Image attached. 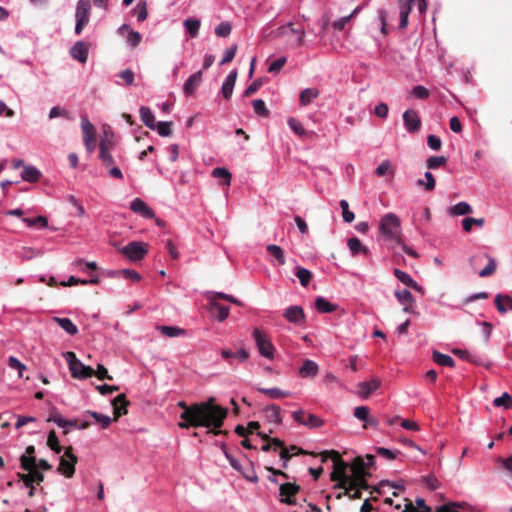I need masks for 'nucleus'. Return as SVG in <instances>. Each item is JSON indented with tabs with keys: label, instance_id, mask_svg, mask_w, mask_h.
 Here are the masks:
<instances>
[{
	"label": "nucleus",
	"instance_id": "nucleus-44",
	"mask_svg": "<svg viewBox=\"0 0 512 512\" xmlns=\"http://www.w3.org/2000/svg\"><path fill=\"white\" fill-rule=\"evenodd\" d=\"M319 95L318 90L312 88H306L300 93V102L302 105L306 106L311 103V101L317 98Z\"/></svg>",
	"mask_w": 512,
	"mask_h": 512
},
{
	"label": "nucleus",
	"instance_id": "nucleus-48",
	"mask_svg": "<svg viewBox=\"0 0 512 512\" xmlns=\"http://www.w3.org/2000/svg\"><path fill=\"white\" fill-rule=\"evenodd\" d=\"M287 123H288V126L289 128L298 136H305L306 135V130L305 128L303 127L302 123L294 118V117H290L288 118L287 120Z\"/></svg>",
	"mask_w": 512,
	"mask_h": 512
},
{
	"label": "nucleus",
	"instance_id": "nucleus-59",
	"mask_svg": "<svg viewBox=\"0 0 512 512\" xmlns=\"http://www.w3.org/2000/svg\"><path fill=\"white\" fill-rule=\"evenodd\" d=\"M47 444L55 453L59 454L61 452L59 439L54 431L49 432L47 437Z\"/></svg>",
	"mask_w": 512,
	"mask_h": 512
},
{
	"label": "nucleus",
	"instance_id": "nucleus-30",
	"mask_svg": "<svg viewBox=\"0 0 512 512\" xmlns=\"http://www.w3.org/2000/svg\"><path fill=\"white\" fill-rule=\"evenodd\" d=\"M288 33L297 35V45H302L304 42L305 31L303 29H296L292 23H288L286 26L279 28L278 34L281 36L287 35Z\"/></svg>",
	"mask_w": 512,
	"mask_h": 512
},
{
	"label": "nucleus",
	"instance_id": "nucleus-45",
	"mask_svg": "<svg viewBox=\"0 0 512 512\" xmlns=\"http://www.w3.org/2000/svg\"><path fill=\"white\" fill-rule=\"evenodd\" d=\"M394 295L402 305L413 304L415 301L411 292L407 289L395 290Z\"/></svg>",
	"mask_w": 512,
	"mask_h": 512
},
{
	"label": "nucleus",
	"instance_id": "nucleus-35",
	"mask_svg": "<svg viewBox=\"0 0 512 512\" xmlns=\"http://www.w3.org/2000/svg\"><path fill=\"white\" fill-rule=\"evenodd\" d=\"M21 479L25 483L26 486H31L34 482L40 483L43 481L44 476L43 474L38 471L37 468L31 470L28 472V474H23L21 476Z\"/></svg>",
	"mask_w": 512,
	"mask_h": 512
},
{
	"label": "nucleus",
	"instance_id": "nucleus-1",
	"mask_svg": "<svg viewBox=\"0 0 512 512\" xmlns=\"http://www.w3.org/2000/svg\"><path fill=\"white\" fill-rule=\"evenodd\" d=\"M215 399L210 397L207 401L187 405L181 401L178 406L183 409L180 414L181 422L178 426L182 429L190 427H205L207 429H219L222 427L227 416V409L214 403Z\"/></svg>",
	"mask_w": 512,
	"mask_h": 512
},
{
	"label": "nucleus",
	"instance_id": "nucleus-4",
	"mask_svg": "<svg viewBox=\"0 0 512 512\" xmlns=\"http://www.w3.org/2000/svg\"><path fill=\"white\" fill-rule=\"evenodd\" d=\"M379 230L386 239L393 240L397 244H401V222L396 214H385L380 220Z\"/></svg>",
	"mask_w": 512,
	"mask_h": 512
},
{
	"label": "nucleus",
	"instance_id": "nucleus-31",
	"mask_svg": "<svg viewBox=\"0 0 512 512\" xmlns=\"http://www.w3.org/2000/svg\"><path fill=\"white\" fill-rule=\"evenodd\" d=\"M266 250L275 259V261L277 262V264L279 266H282L285 264L286 259H285L284 251L280 246H278L276 244H268L266 246Z\"/></svg>",
	"mask_w": 512,
	"mask_h": 512
},
{
	"label": "nucleus",
	"instance_id": "nucleus-26",
	"mask_svg": "<svg viewBox=\"0 0 512 512\" xmlns=\"http://www.w3.org/2000/svg\"><path fill=\"white\" fill-rule=\"evenodd\" d=\"M48 421L54 422L57 426L63 429L75 428L77 429V422L73 420H66L58 412L50 414Z\"/></svg>",
	"mask_w": 512,
	"mask_h": 512
},
{
	"label": "nucleus",
	"instance_id": "nucleus-43",
	"mask_svg": "<svg viewBox=\"0 0 512 512\" xmlns=\"http://www.w3.org/2000/svg\"><path fill=\"white\" fill-rule=\"evenodd\" d=\"M295 275L299 279L300 284L304 287H306L312 279V273L308 269L300 266L296 267Z\"/></svg>",
	"mask_w": 512,
	"mask_h": 512
},
{
	"label": "nucleus",
	"instance_id": "nucleus-17",
	"mask_svg": "<svg viewBox=\"0 0 512 512\" xmlns=\"http://www.w3.org/2000/svg\"><path fill=\"white\" fill-rule=\"evenodd\" d=\"M237 75H238L237 70L233 69V70H231L228 73V75L224 79V81L222 83V86H221L220 93L222 94V96L225 99H230L231 98L232 93H233V89H234V86H235V82H236V79H237Z\"/></svg>",
	"mask_w": 512,
	"mask_h": 512
},
{
	"label": "nucleus",
	"instance_id": "nucleus-52",
	"mask_svg": "<svg viewBox=\"0 0 512 512\" xmlns=\"http://www.w3.org/2000/svg\"><path fill=\"white\" fill-rule=\"evenodd\" d=\"M361 461L360 466L362 468V479H365L367 470L374 465V456L366 455L365 458L357 457L354 462Z\"/></svg>",
	"mask_w": 512,
	"mask_h": 512
},
{
	"label": "nucleus",
	"instance_id": "nucleus-54",
	"mask_svg": "<svg viewBox=\"0 0 512 512\" xmlns=\"http://www.w3.org/2000/svg\"><path fill=\"white\" fill-rule=\"evenodd\" d=\"M81 129H82L83 138L89 137V136H94L96 133L94 125L85 116L81 118Z\"/></svg>",
	"mask_w": 512,
	"mask_h": 512
},
{
	"label": "nucleus",
	"instance_id": "nucleus-33",
	"mask_svg": "<svg viewBox=\"0 0 512 512\" xmlns=\"http://www.w3.org/2000/svg\"><path fill=\"white\" fill-rule=\"evenodd\" d=\"M315 308L320 313H332L336 310V305L319 296L315 299Z\"/></svg>",
	"mask_w": 512,
	"mask_h": 512
},
{
	"label": "nucleus",
	"instance_id": "nucleus-11",
	"mask_svg": "<svg viewBox=\"0 0 512 512\" xmlns=\"http://www.w3.org/2000/svg\"><path fill=\"white\" fill-rule=\"evenodd\" d=\"M283 317L290 323L295 325H303L305 322V314L303 308L298 305L289 306L283 312Z\"/></svg>",
	"mask_w": 512,
	"mask_h": 512
},
{
	"label": "nucleus",
	"instance_id": "nucleus-6",
	"mask_svg": "<svg viewBox=\"0 0 512 512\" xmlns=\"http://www.w3.org/2000/svg\"><path fill=\"white\" fill-rule=\"evenodd\" d=\"M252 337L255 341L259 354L266 359L272 360L275 356V347L269 336L262 330L254 328Z\"/></svg>",
	"mask_w": 512,
	"mask_h": 512
},
{
	"label": "nucleus",
	"instance_id": "nucleus-12",
	"mask_svg": "<svg viewBox=\"0 0 512 512\" xmlns=\"http://www.w3.org/2000/svg\"><path fill=\"white\" fill-rule=\"evenodd\" d=\"M399 13V29L404 30L408 26V17L412 11L415 0H397Z\"/></svg>",
	"mask_w": 512,
	"mask_h": 512
},
{
	"label": "nucleus",
	"instance_id": "nucleus-41",
	"mask_svg": "<svg viewBox=\"0 0 512 512\" xmlns=\"http://www.w3.org/2000/svg\"><path fill=\"white\" fill-rule=\"evenodd\" d=\"M404 509L402 512H430V508L426 505L425 500L423 498H417L416 499V505L420 509L419 511H416V508L413 506V504L407 500H405Z\"/></svg>",
	"mask_w": 512,
	"mask_h": 512
},
{
	"label": "nucleus",
	"instance_id": "nucleus-18",
	"mask_svg": "<svg viewBox=\"0 0 512 512\" xmlns=\"http://www.w3.org/2000/svg\"><path fill=\"white\" fill-rule=\"evenodd\" d=\"M130 209L144 218H152L154 216L153 210L140 198H135L131 201Z\"/></svg>",
	"mask_w": 512,
	"mask_h": 512
},
{
	"label": "nucleus",
	"instance_id": "nucleus-24",
	"mask_svg": "<svg viewBox=\"0 0 512 512\" xmlns=\"http://www.w3.org/2000/svg\"><path fill=\"white\" fill-rule=\"evenodd\" d=\"M347 246L353 256L358 254H363L368 256L370 254V250L368 247L362 245L361 241L357 237H352L348 239Z\"/></svg>",
	"mask_w": 512,
	"mask_h": 512
},
{
	"label": "nucleus",
	"instance_id": "nucleus-63",
	"mask_svg": "<svg viewBox=\"0 0 512 512\" xmlns=\"http://www.w3.org/2000/svg\"><path fill=\"white\" fill-rule=\"evenodd\" d=\"M387 17H388V15H387V12L385 9L380 8L377 10V18L380 22V31L384 35L387 34V26H388Z\"/></svg>",
	"mask_w": 512,
	"mask_h": 512
},
{
	"label": "nucleus",
	"instance_id": "nucleus-53",
	"mask_svg": "<svg viewBox=\"0 0 512 512\" xmlns=\"http://www.w3.org/2000/svg\"><path fill=\"white\" fill-rule=\"evenodd\" d=\"M447 163V158L445 156H431L426 161V166L428 169H437Z\"/></svg>",
	"mask_w": 512,
	"mask_h": 512
},
{
	"label": "nucleus",
	"instance_id": "nucleus-13",
	"mask_svg": "<svg viewBox=\"0 0 512 512\" xmlns=\"http://www.w3.org/2000/svg\"><path fill=\"white\" fill-rule=\"evenodd\" d=\"M69 53L74 60H77L78 62L84 64L88 60L89 44L84 41H77L70 48Z\"/></svg>",
	"mask_w": 512,
	"mask_h": 512
},
{
	"label": "nucleus",
	"instance_id": "nucleus-50",
	"mask_svg": "<svg viewBox=\"0 0 512 512\" xmlns=\"http://www.w3.org/2000/svg\"><path fill=\"white\" fill-rule=\"evenodd\" d=\"M259 391L263 394L268 395L269 397H271L273 399L287 397L290 395L289 392L283 391L279 388H260Z\"/></svg>",
	"mask_w": 512,
	"mask_h": 512
},
{
	"label": "nucleus",
	"instance_id": "nucleus-7",
	"mask_svg": "<svg viewBox=\"0 0 512 512\" xmlns=\"http://www.w3.org/2000/svg\"><path fill=\"white\" fill-rule=\"evenodd\" d=\"M91 4L90 0H78L75 11V34L80 35L83 28L88 24L90 19Z\"/></svg>",
	"mask_w": 512,
	"mask_h": 512
},
{
	"label": "nucleus",
	"instance_id": "nucleus-14",
	"mask_svg": "<svg viewBox=\"0 0 512 512\" xmlns=\"http://www.w3.org/2000/svg\"><path fill=\"white\" fill-rule=\"evenodd\" d=\"M381 381L377 378H372L369 381L360 382L357 385V394L362 399H367L373 392L379 389Z\"/></svg>",
	"mask_w": 512,
	"mask_h": 512
},
{
	"label": "nucleus",
	"instance_id": "nucleus-55",
	"mask_svg": "<svg viewBox=\"0 0 512 512\" xmlns=\"http://www.w3.org/2000/svg\"><path fill=\"white\" fill-rule=\"evenodd\" d=\"M254 112L259 115L266 117L269 115V111L266 108L265 102L262 99H255L252 101Z\"/></svg>",
	"mask_w": 512,
	"mask_h": 512
},
{
	"label": "nucleus",
	"instance_id": "nucleus-23",
	"mask_svg": "<svg viewBox=\"0 0 512 512\" xmlns=\"http://www.w3.org/2000/svg\"><path fill=\"white\" fill-rule=\"evenodd\" d=\"M210 305H211V312L213 315L220 321H224L228 316L230 312V308L228 306H224L219 304L214 300V297H209Z\"/></svg>",
	"mask_w": 512,
	"mask_h": 512
},
{
	"label": "nucleus",
	"instance_id": "nucleus-46",
	"mask_svg": "<svg viewBox=\"0 0 512 512\" xmlns=\"http://www.w3.org/2000/svg\"><path fill=\"white\" fill-rule=\"evenodd\" d=\"M424 177H425V180H423V179L417 180V185L423 186L425 188V190H427V191H433L435 189V185H436V181H435L433 174L431 172L427 171V172H425Z\"/></svg>",
	"mask_w": 512,
	"mask_h": 512
},
{
	"label": "nucleus",
	"instance_id": "nucleus-64",
	"mask_svg": "<svg viewBox=\"0 0 512 512\" xmlns=\"http://www.w3.org/2000/svg\"><path fill=\"white\" fill-rule=\"evenodd\" d=\"M134 12L136 13L138 21H144L148 16L146 2L139 1L136 7L134 8Z\"/></svg>",
	"mask_w": 512,
	"mask_h": 512
},
{
	"label": "nucleus",
	"instance_id": "nucleus-32",
	"mask_svg": "<svg viewBox=\"0 0 512 512\" xmlns=\"http://www.w3.org/2000/svg\"><path fill=\"white\" fill-rule=\"evenodd\" d=\"M449 214L452 216H462L466 214H470L472 212V207L467 202H458L457 204L451 206L448 210Z\"/></svg>",
	"mask_w": 512,
	"mask_h": 512
},
{
	"label": "nucleus",
	"instance_id": "nucleus-25",
	"mask_svg": "<svg viewBox=\"0 0 512 512\" xmlns=\"http://www.w3.org/2000/svg\"><path fill=\"white\" fill-rule=\"evenodd\" d=\"M183 26L186 33L191 38H196L199 34V30L201 27V21L197 18H187L183 21Z\"/></svg>",
	"mask_w": 512,
	"mask_h": 512
},
{
	"label": "nucleus",
	"instance_id": "nucleus-49",
	"mask_svg": "<svg viewBox=\"0 0 512 512\" xmlns=\"http://www.w3.org/2000/svg\"><path fill=\"white\" fill-rule=\"evenodd\" d=\"M485 223V220L483 218H472V217H466L462 220V226L465 232H470L472 229V226H478L482 227Z\"/></svg>",
	"mask_w": 512,
	"mask_h": 512
},
{
	"label": "nucleus",
	"instance_id": "nucleus-16",
	"mask_svg": "<svg viewBox=\"0 0 512 512\" xmlns=\"http://www.w3.org/2000/svg\"><path fill=\"white\" fill-rule=\"evenodd\" d=\"M353 415L358 420L364 422V428L369 426L376 427L377 420L370 415V409L367 406H358L354 409Z\"/></svg>",
	"mask_w": 512,
	"mask_h": 512
},
{
	"label": "nucleus",
	"instance_id": "nucleus-22",
	"mask_svg": "<svg viewBox=\"0 0 512 512\" xmlns=\"http://www.w3.org/2000/svg\"><path fill=\"white\" fill-rule=\"evenodd\" d=\"M413 224L419 230L421 226L429 223L431 220V212L428 207H424L421 211H414L412 215Z\"/></svg>",
	"mask_w": 512,
	"mask_h": 512
},
{
	"label": "nucleus",
	"instance_id": "nucleus-8",
	"mask_svg": "<svg viewBox=\"0 0 512 512\" xmlns=\"http://www.w3.org/2000/svg\"><path fill=\"white\" fill-rule=\"evenodd\" d=\"M121 253L131 261L142 260L148 252V244L131 241L127 245L121 248Z\"/></svg>",
	"mask_w": 512,
	"mask_h": 512
},
{
	"label": "nucleus",
	"instance_id": "nucleus-2",
	"mask_svg": "<svg viewBox=\"0 0 512 512\" xmlns=\"http://www.w3.org/2000/svg\"><path fill=\"white\" fill-rule=\"evenodd\" d=\"M332 457L333 460V471L331 473V480L336 481V489H344V494H348L349 491L355 488L357 485L365 486V479H362V468L360 466L361 461L354 462L350 467L351 475L347 474L349 468L348 463L344 462L338 452L331 451L326 452Z\"/></svg>",
	"mask_w": 512,
	"mask_h": 512
},
{
	"label": "nucleus",
	"instance_id": "nucleus-9",
	"mask_svg": "<svg viewBox=\"0 0 512 512\" xmlns=\"http://www.w3.org/2000/svg\"><path fill=\"white\" fill-rule=\"evenodd\" d=\"M77 463V457L72 453V448L69 447L65 450L64 456L60 460L58 470L70 478L75 472V464Z\"/></svg>",
	"mask_w": 512,
	"mask_h": 512
},
{
	"label": "nucleus",
	"instance_id": "nucleus-47",
	"mask_svg": "<svg viewBox=\"0 0 512 512\" xmlns=\"http://www.w3.org/2000/svg\"><path fill=\"white\" fill-rule=\"evenodd\" d=\"M8 366L13 369V370H16L17 373H18V377L19 378H23V373L24 371L27 369L26 365L23 364L18 358H16L15 356H10L8 358Z\"/></svg>",
	"mask_w": 512,
	"mask_h": 512
},
{
	"label": "nucleus",
	"instance_id": "nucleus-34",
	"mask_svg": "<svg viewBox=\"0 0 512 512\" xmlns=\"http://www.w3.org/2000/svg\"><path fill=\"white\" fill-rule=\"evenodd\" d=\"M474 259H487L488 260L487 265L481 271L478 272L480 277H487V276L492 275L495 272L496 261L494 258L490 257L487 254H484L482 256L475 257Z\"/></svg>",
	"mask_w": 512,
	"mask_h": 512
},
{
	"label": "nucleus",
	"instance_id": "nucleus-10",
	"mask_svg": "<svg viewBox=\"0 0 512 512\" xmlns=\"http://www.w3.org/2000/svg\"><path fill=\"white\" fill-rule=\"evenodd\" d=\"M403 122L409 133H416L421 128V119L418 112L413 109H407L403 113Z\"/></svg>",
	"mask_w": 512,
	"mask_h": 512
},
{
	"label": "nucleus",
	"instance_id": "nucleus-28",
	"mask_svg": "<svg viewBox=\"0 0 512 512\" xmlns=\"http://www.w3.org/2000/svg\"><path fill=\"white\" fill-rule=\"evenodd\" d=\"M495 305L500 313L512 311V297L509 295L498 294L495 297Z\"/></svg>",
	"mask_w": 512,
	"mask_h": 512
},
{
	"label": "nucleus",
	"instance_id": "nucleus-19",
	"mask_svg": "<svg viewBox=\"0 0 512 512\" xmlns=\"http://www.w3.org/2000/svg\"><path fill=\"white\" fill-rule=\"evenodd\" d=\"M202 82V72L190 75L184 83L183 91L186 96L192 95Z\"/></svg>",
	"mask_w": 512,
	"mask_h": 512
},
{
	"label": "nucleus",
	"instance_id": "nucleus-39",
	"mask_svg": "<svg viewBox=\"0 0 512 512\" xmlns=\"http://www.w3.org/2000/svg\"><path fill=\"white\" fill-rule=\"evenodd\" d=\"M54 321L69 335H75L78 332L77 326L69 318L55 317Z\"/></svg>",
	"mask_w": 512,
	"mask_h": 512
},
{
	"label": "nucleus",
	"instance_id": "nucleus-38",
	"mask_svg": "<svg viewBox=\"0 0 512 512\" xmlns=\"http://www.w3.org/2000/svg\"><path fill=\"white\" fill-rule=\"evenodd\" d=\"M43 254L40 249L31 248V247H23L20 251H18L17 256L23 261H28L39 257Z\"/></svg>",
	"mask_w": 512,
	"mask_h": 512
},
{
	"label": "nucleus",
	"instance_id": "nucleus-3",
	"mask_svg": "<svg viewBox=\"0 0 512 512\" xmlns=\"http://www.w3.org/2000/svg\"><path fill=\"white\" fill-rule=\"evenodd\" d=\"M332 457L333 460V471L331 473V480L336 481V489H344V494H348L349 491L355 488L357 485L365 486V479H362V468L360 466L361 461L354 462L350 467L351 475L347 474L349 468L348 463L344 462L338 452L331 451L326 452Z\"/></svg>",
	"mask_w": 512,
	"mask_h": 512
},
{
	"label": "nucleus",
	"instance_id": "nucleus-61",
	"mask_svg": "<svg viewBox=\"0 0 512 512\" xmlns=\"http://www.w3.org/2000/svg\"><path fill=\"white\" fill-rule=\"evenodd\" d=\"M322 419L314 414H308L307 418L303 422V426L308 428H319L323 425Z\"/></svg>",
	"mask_w": 512,
	"mask_h": 512
},
{
	"label": "nucleus",
	"instance_id": "nucleus-51",
	"mask_svg": "<svg viewBox=\"0 0 512 512\" xmlns=\"http://www.w3.org/2000/svg\"><path fill=\"white\" fill-rule=\"evenodd\" d=\"M231 31H232V25L228 21H222L220 24H218L215 27V34L218 37H222V38L228 37L231 34Z\"/></svg>",
	"mask_w": 512,
	"mask_h": 512
},
{
	"label": "nucleus",
	"instance_id": "nucleus-37",
	"mask_svg": "<svg viewBox=\"0 0 512 512\" xmlns=\"http://www.w3.org/2000/svg\"><path fill=\"white\" fill-rule=\"evenodd\" d=\"M432 359L436 364L441 366L454 367L455 365V361L451 356L438 351L433 352Z\"/></svg>",
	"mask_w": 512,
	"mask_h": 512
},
{
	"label": "nucleus",
	"instance_id": "nucleus-60",
	"mask_svg": "<svg viewBox=\"0 0 512 512\" xmlns=\"http://www.w3.org/2000/svg\"><path fill=\"white\" fill-rule=\"evenodd\" d=\"M339 204L342 210L343 220L346 223H351L354 220L355 215L352 211L349 210L348 202L346 200H340Z\"/></svg>",
	"mask_w": 512,
	"mask_h": 512
},
{
	"label": "nucleus",
	"instance_id": "nucleus-42",
	"mask_svg": "<svg viewBox=\"0 0 512 512\" xmlns=\"http://www.w3.org/2000/svg\"><path fill=\"white\" fill-rule=\"evenodd\" d=\"M100 153L99 158L101 159L103 165L107 168L113 166L114 159L112 155L109 153L107 145L104 141H102L99 145Z\"/></svg>",
	"mask_w": 512,
	"mask_h": 512
},
{
	"label": "nucleus",
	"instance_id": "nucleus-21",
	"mask_svg": "<svg viewBox=\"0 0 512 512\" xmlns=\"http://www.w3.org/2000/svg\"><path fill=\"white\" fill-rule=\"evenodd\" d=\"M83 417L84 418H87V417L93 418L94 422L99 424L102 429L108 428L112 422V419L110 416L101 414L99 412L92 411V410H86L83 413Z\"/></svg>",
	"mask_w": 512,
	"mask_h": 512
},
{
	"label": "nucleus",
	"instance_id": "nucleus-57",
	"mask_svg": "<svg viewBox=\"0 0 512 512\" xmlns=\"http://www.w3.org/2000/svg\"><path fill=\"white\" fill-rule=\"evenodd\" d=\"M393 274L400 282L408 287H410L414 281V279L408 273L398 268L394 269Z\"/></svg>",
	"mask_w": 512,
	"mask_h": 512
},
{
	"label": "nucleus",
	"instance_id": "nucleus-27",
	"mask_svg": "<svg viewBox=\"0 0 512 512\" xmlns=\"http://www.w3.org/2000/svg\"><path fill=\"white\" fill-rule=\"evenodd\" d=\"M41 172L32 165L24 166L21 172V178L29 183L37 182L40 179Z\"/></svg>",
	"mask_w": 512,
	"mask_h": 512
},
{
	"label": "nucleus",
	"instance_id": "nucleus-40",
	"mask_svg": "<svg viewBox=\"0 0 512 512\" xmlns=\"http://www.w3.org/2000/svg\"><path fill=\"white\" fill-rule=\"evenodd\" d=\"M157 329L161 332V334L174 338L179 337L186 334V331L182 328L176 327V326H158Z\"/></svg>",
	"mask_w": 512,
	"mask_h": 512
},
{
	"label": "nucleus",
	"instance_id": "nucleus-62",
	"mask_svg": "<svg viewBox=\"0 0 512 512\" xmlns=\"http://www.w3.org/2000/svg\"><path fill=\"white\" fill-rule=\"evenodd\" d=\"M376 453L387 459V460H394L396 459V457L398 456L399 454V451L398 450H391V449H388V448H384V447H377L376 448Z\"/></svg>",
	"mask_w": 512,
	"mask_h": 512
},
{
	"label": "nucleus",
	"instance_id": "nucleus-29",
	"mask_svg": "<svg viewBox=\"0 0 512 512\" xmlns=\"http://www.w3.org/2000/svg\"><path fill=\"white\" fill-rule=\"evenodd\" d=\"M140 117L142 122L152 130H155L156 127V120L153 112L149 107L141 106L139 109Z\"/></svg>",
	"mask_w": 512,
	"mask_h": 512
},
{
	"label": "nucleus",
	"instance_id": "nucleus-58",
	"mask_svg": "<svg viewBox=\"0 0 512 512\" xmlns=\"http://www.w3.org/2000/svg\"><path fill=\"white\" fill-rule=\"evenodd\" d=\"M155 129L157 130L158 134L162 137H168L172 133L171 122L167 121L156 122Z\"/></svg>",
	"mask_w": 512,
	"mask_h": 512
},
{
	"label": "nucleus",
	"instance_id": "nucleus-36",
	"mask_svg": "<svg viewBox=\"0 0 512 512\" xmlns=\"http://www.w3.org/2000/svg\"><path fill=\"white\" fill-rule=\"evenodd\" d=\"M266 417L270 422L280 424L282 421L281 408L277 405L267 406L265 409Z\"/></svg>",
	"mask_w": 512,
	"mask_h": 512
},
{
	"label": "nucleus",
	"instance_id": "nucleus-5",
	"mask_svg": "<svg viewBox=\"0 0 512 512\" xmlns=\"http://www.w3.org/2000/svg\"><path fill=\"white\" fill-rule=\"evenodd\" d=\"M63 357L66 360L71 375L75 379H87L94 375V370L90 366L84 365L77 357L76 354L72 351H67L63 353Z\"/></svg>",
	"mask_w": 512,
	"mask_h": 512
},
{
	"label": "nucleus",
	"instance_id": "nucleus-15",
	"mask_svg": "<svg viewBox=\"0 0 512 512\" xmlns=\"http://www.w3.org/2000/svg\"><path fill=\"white\" fill-rule=\"evenodd\" d=\"M299 491V486L292 483H284L280 485L279 488V494H280V501L283 503H286L288 505L295 504V501L293 500V496Z\"/></svg>",
	"mask_w": 512,
	"mask_h": 512
},
{
	"label": "nucleus",
	"instance_id": "nucleus-20",
	"mask_svg": "<svg viewBox=\"0 0 512 512\" xmlns=\"http://www.w3.org/2000/svg\"><path fill=\"white\" fill-rule=\"evenodd\" d=\"M319 371L318 364L310 359H305L299 369V375L302 378H314Z\"/></svg>",
	"mask_w": 512,
	"mask_h": 512
},
{
	"label": "nucleus",
	"instance_id": "nucleus-56",
	"mask_svg": "<svg viewBox=\"0 0 512 512\" xmlns=\"http://www.w3.org/2000/svg\"><path fill=\"white\" fill-rule=\"evenodd\" d=\"M28 227H34L37 224H40L41 228L48 227V220L44 216H38L36 218H23L22 220Z\"/></svg>",
	"mask_w": 512,
	"mask_h": 512
}]
</instances>
